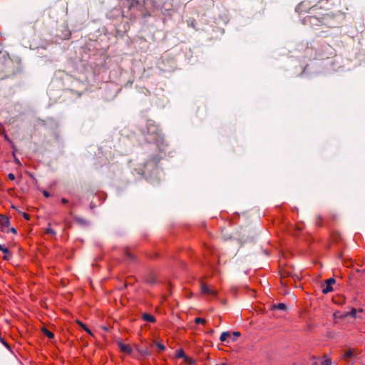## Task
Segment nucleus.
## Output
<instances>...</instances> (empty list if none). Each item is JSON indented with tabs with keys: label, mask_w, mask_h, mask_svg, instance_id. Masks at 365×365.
I'll use <instances>...</instances> for the list:
<instances>
[{
	"label": "nucleus",
	"mask_w": 365,
	"mask_h": 365,
	"mask_svg": "<svg viewBox=\"0 0 365 365\" xmlns=\"http://www.w3.org/2000/svg\"><path fill=\"white\" fill-rule=\"evenodd\" d=\"M336 281L334 278H329L327 279L324 284L322 285V292L327 294L333 291L332 286L335 284Z\"/></svg>",
	"instance_id": "obj_1"
},
{
	"label": "nucleus",
	"mask_w": 365,
	"mask_h": 365,
	"mask_svg": "<svg viewBox=\"0 0 365 365\" xmlns=\"http://www.w3.org/2000/svg\"><path fill=\"white\" fill-rule=\"evenodd\" d=\"M9 225V220L7 217L0 215V229L2 232L7 231Z\"/></svg>",
	"instance_id": "obj_2"
},
{
	"label": "nucleus",
	"mask_w": 365,
	"mask_h": 365,
	"mask_svg": "<svg viewBox=\"0 0 365 365\" xmlns=\"http://www.w3.org/2000/svg\"><path fill=\"white\" fill-rule=\"evenodd\" d=\"M201 291L205 294H209V295H215L216 291L210 288L207 284H202L201 285Z\"/></svg>",
	"instance_id": "obj_3"
},
{
	"label": "nucleus",
	"mask_w": 365,
	"mask_h": 365,
	"mask_svg": "<svg viewBox=\"0 0 365 365\" xmlns=\"http://www.w3.org/2000/svg\"><path fill=\"white\" fill-rule=\"evenodd\" d=\"M118 346L121 351H123L125 354H130L132 351L131 347L128 344H123L122 342L118 343Z\"/></svg>",
	"instance_id": "obj_4"
},
{
	"label": "nucleus",
	"mask_w": 365,
	"mask_h": 365,
	"mask_svg": "<svg viewBox=\"0 0 365 365\" xmlns=\"http://www.w3.org/2000/svg\"><path fill=\"white\" fill-rule=\"evenodd\" d=\"M355 355L354 351L349 349L346 351L344 354L343 355V359L347 361H349L350 359H351Z\"/></svg>",
	"instance_id": "obj_5"
},
{
	"label": "nucleus",
	"mask_w": 365,
	"mask_h": 365,
	"mask_svg": "<svg viewBox=\"0 0 365 365\" xmlns=\"http://www.w3.org/2000/svg\"><path fill=\"white\" fill-rule=\"evenodd\" d=\"M286 308H287L286 304L284 303H279L277 304L272 305V309L285 310Z\"/></svg>",
	"instance_id": "obj_6"
},
{
	"label": "nucleus",
	"mask_w": 365,
	"mask_h": 365,
	"mask_svg": "<svg viewBox=\"0 0 365 365\" xmlns=\"http://www.w3.org/2000/svg\"><path fill=\"white\" fill-rule=\"evenodd\" d=\"M143 319L145 321L150 322H154L155 318L153 316L149 314H143Z\"/></svg>",
	"instance_id": "obj_7"
},
{
	"label": "nucleus",
	"mask_w": 365,
	"mask_h": 365,
	"mask_svg": "<svg viewBox=\"0 0 365 365\" xmlns=\"http://www.w3.org/2000/svg\"><path fill=\"white\" fill-rule=\"evenodd\" d=\"M230 334L227 331L222 332L220 336V341H225L228 337H230Z\"/></svg>",
	"instance_id": "obj_8"
},
{
	"label": "nucleus",
	"mask_w": 365,
	"mask_h": 365,
	"mask_svg": "<svg viewBox=\"0 0 365 365\" xmlns=\"http://www.w3.org/2000/svg\"><path fill=\"white\" fill-rule=\"evenodd\" d=\"M43 333H44V334H45L46 336H47L49 339H52V338H53V336H54L53 334L51 331H48V329H45V328H43Z\"/></svg>",
	"instance_id": "obj_9"
},
{
	"label": "nucleus",
	"mask_w": 365,
	"mask_h": 365,
	"mask_svg": "<svg viewBox=\"0 0 365 365\" xmlns=\"http://www.w3.org/2000/svg\"><path fill=\"white\" fill-rule=\"evenodd\" d=\"M176 356L178 358H182L185 356V353L182 349H179L176 351Z\"/></svg>",
	"instance_id": "obj_10"
},
{
	"label": "nucleus",
	"mask_w": 365,
	"mask_h": 365,
	"mask_svg": "<svg viewBox=\"0 0 365 365\" xmlns=\"http://www.w3.org/2000/svg\"><path fill=\"white\" fill-rule=\"evenodd\" d=\"M195 322L196 324H205V322H206V321H205V319L197 317V318H196V319H195Z\"/></svg>",
	"instance_id": "obj_11"
},
{
	"label": "nucleus",
	"mask_w": 365,
	"mask_h": 365,
	"mask_svg": "<svg viewBox=\"0 0 365 365\" xmlns=\"http://www.w3.org/2000/svg\"><path fill=\"white\" fill-rule=\"evenodd\" d=\"M322 365H331V359L329 358H324L323 359V361H322Z\"/></svg>",
	"instance_id": "obj_12"
},
{
	"label": "nucleus",
	"mask_w": 365,
	"mask_h": 365,
	"mask_svg": "<svg viewBox=\"0 0 365 365\" xmlns=\"http://www.w3.org/2000/svg\"><path fill=\"white\" fill-rule=\"evenodd\" d=\"M0 250L6 254L9 252L8 249L2 245H0Z\"/></svg>",
	"instance_id": "obj_13"
},
{
	"label": "nucleus",
	"mask_w": 365,
	"mask_h": 365,
	"mask_svg": "<svg viewBox=\"0 0 365 365\" xmlns=\"http://www.w3.org/2000/svg\"><path fill=\"white\" fill-rule=\"evenodd\" d=\"M78 324L83 327L84 330H86L88 333L91 334L90 330L86 327V325H84L81 322H78Z\"/></svg>",
	"instance_id": "obj_14"
},
{
	"label": "nucleus",
	"mask_w": 365,
	"mask_h": 365,
	"mask_svg": "<svg viewBox=\"0 0 365 365\" xmlns=\"http://www.w3.org/2000/svg\"><path fill=\"white\" fill-rule=\"evenodd\" d=\"M157 346L158 347V349L160 350V351H163L165 349V346L164 345L161 344H157Z\"/></svg>",
	"instance_id": "obj_15"
},
{
	"label": "nucleus",
	"mask_w": 365,
	"mask_h": 365,
	"mask_svg": "<svg viewBox=\"0 0 365 365\" xmlns=\"http://www.w3.org/2000/svg\"><path fill=\"white\" fill-rule=\"evenodd\" d=\"M8 178L11 180H14L15 179V176L13 173H9Z\"/></svg>",
	"instance_id": "obj_16"
},
{
	"label": "nucleus",
	"mask_w": 365,
	"mask_h": 365,
	"mask_svg": "<svg viewBox=\"0 0 365 365\" xmlns=\"http://www.w3.org/2000/svg\"><path fill=\"white\" fill-rule=\"evenodd\" d=\"M356 309H352L351 312H350V314L352 316V317H355L356 316Z\"/></svg>",
	"instance_id": "obj_17"
},
{
	"label": "nucleus",
	"mask_w": 365,
	"mask_h": 365,
	"mask_svg": "<svg viewBox=\"0 0 365 365\" xmlns=\"http://www.w3.org/2000/svg\"><path fill=\"white\" fill-rule=\"evenodd\" d=\"M43 195L46 197H49V194L47 191H43Z\"/></svg>",
	"instance_id": "obj_18"
},
{
	"label": "nucleus",
	"mask_w": 365,
	"mask_h": 365,
	"mask_svg": "<svg viewBox=\"0 0 365 365\" xmlns=\"http://www.w3.org/2000/svg\"><path fill=\"white\" fill-rule=\"evenodd\" d=\"M61 202H62V203L66 204V203L68 202V200L66 199H65V198H62L61 199Z\"/></svg>",
	"instance_id": "obj_19"
},
{
	"label": "nucleus",
	"mask_w": 365,
	"mask_h": 365,
	"mask_svg": "<svg viewBox=\"0 0 365 365\" xmlns=\"http://www.w3.org/2000/svg\"><path fill=\"white\" fill-rule=\"evenodd\" d=\"M24 215V218H26V220H29V215H28V214H26V213H24V215Z\"/></svg>",
	"instance_id": "obj_20"
},
{
	"label": "nucleus",
	"mask_w": 365,
	"mask_h": 365,
	"mask_svg": "<svg viewBox=\"0 0 365 365\" xmlns=\"http://www.w3.org/2000/svg\"><path fill=\"white\" fill-rule=\"evenodd\" d=\"M47 233H53V232L51 229H48L46 231Z\"/></svg>",
	"instance_id": "obj_21"
},
{
	"label": "nucleus",
	"mask_w": 365,
	"mask_h": 365,
	"mask_svg": "<svg viewBox=\"0 0 365 365\" xmlns=\"http://www.w3.org/2000/svg\"><path fill=\"white\" fill-rule=\"evenodd\" d=\"M234 335H235L237 336H240V333L239 332H234Z\"/></svg>",
	"instance_id": "obj_22"
},
{
	"label": "nucleus",
	"mask_w": 365,
	"mask_h": 365,
	"mask_svg": "<svg viewBox=\"0 0 365 365\" xmlns=\"http://www.w3.org/2000/svg\"><path fill=\"white\" fill-rule=\"evenodd\" d=\"M11 231H12L13 232H16V230H15L14 228H12V229H11Z\"/></svg>",
	"instance_id": "obj_23"
},
{
	"label": "nucleus",
	"mask_w": 365,
	"mask_h": 365,
	"mask_svg": "<svg viewBox=\"0 0 365 365\" xmlns=\"http://www.w3.org/2000/svg\"><path fill=\"white\" fill-rule=\"evenodd\" d=\"M4 258L5 259H9L7 256H4Z\"/></svg>",
	"instance_id": "obj_24"
}]
</instances>
